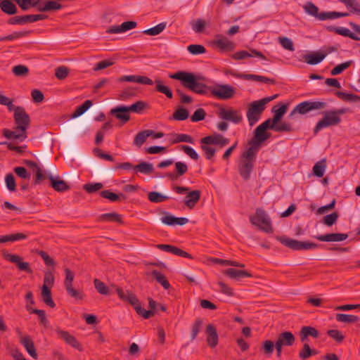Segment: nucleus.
<instances>
[{
	"mask_svg": "<svg viewBox=\"0 0 360 360\" xmlns=\"http://www.w3.org/2000/svg\"><path fill=\"white\" fill-rule=\"evenodd\" d=\"M172 190L178 193H187L184 203L189 209H193L200 199L201 191L199 190L190 191V188L180 186H172Z\"/></svg>",
	"mask_w": 360,
	"mask_h": 360,
	"instance_id": "nucleus-7",
	"label": "nucleus"
},
{
	"mask_svg": "<svg viewBox=\"0 0 360 360\" xmlns=\"http://www.w3.org/2000/svg\"><path fill=\"white\" fill-rule=\"evenodd\" d=\"M117 81L120 82H136L146 85H153V84H155L156 91L165 94L169 99L173 98L172 89L169 86L165 85L163 82L160 79H155V81H153L151 79L146 76L125 75L118 78Z\"/></svg>",
	"mask_w": 360,
	"mask_h": 360,
	"instance_id": "nucleus-4",
	"label": "nucleus"
},
{
	"mask_svg": "<svg viewBox=\"0 0 360 360\" xmlns=\"http://www.w3.org/2000/svg\"><path fill=\"white\" fill-rule=\"evenodd\" d=\"M148 104L142 101H136L132 105L128 106V109L130 112L141 113L146 107Z\"/></svg>",
	"mask_w": 360,
	"mask_h": 360,
	"instance_id": "nucleus-60",
	"label": "nucleus"
},
{
	"mask_svg": "<svg viewBox=\"0 0 360 360\" xmlns=\"http://www.w3.org/2000/svg\"><path fill=\"white\" fill-rule=\"evenodd\" d=\"M283 347L285 346H292L295 342V335L290 331L281 333L276 341Z\"/></svg>",
	"mask_w": 360,
	"mask_h": 360,
	"instance_id": "nucleus-29",
	"label": "nucleus"
},
{
	"mask_svg": "<svg viewBox=\"0 0 360 360\" xmlns=\"http://www.w3.org/2000/svg\"><path fill=\"white\" fill-rule=\"evenodd\" d=\"M326 165L325 160L318 162L313 167L314 175L317 177H322L324 174Z\"/></svg>",
	"mask_w": 360,
	"mask_h": 360,
	"instance_id": "nucleus-54",
	"label": "nucleus"
},
{
	"mask_svg": "<svg viewBox=\"0 0 360 360\" xmlns=\"http://www.w3.org/2000/svg\"><path fill=\"white\" fill-rule=\"evenodd\" d=\"M110 114L120 120L122 124H125L130 120L129 110L128 106L118 105L110 110Z\"/></svg>",
	"mask_w": 360,
	"mask_h": 360,
	"instance_id": "nucleus-18",
	"label": "nucleus"
},
{
	"mask_svg": "<svg viewBox=\"0 0 360 360\" xmlns=\"http://www.w3.org/2000/svg\"><path fill=\"white\" fill-rule=\"evenodd\" d=\"M276 238L285 247L295 251L313 250L321 246V245L313 242L299 241L295 239L289 238L285 236H276Z\"/></svg>",
	"mask_w": 360,
	"mask_h": 360,
	"instance_id": "nucleus-6",
	"label": "nucleus"
},
{
	"mask_svg": "<svg viewBox=\"0 0 360 360\" xmlns=\"http://www.w3.org/2000/svg\"><path fill=\"white\" fill-rule=\"evenodd\" d=\"M207 342L211 348H214L218 345V334L213 324H208L206 327Z\"/></svg>",
	"mask_w": 360,
	"mask_h": 360,
	"instance_id": "nucleus-24",
	"label": "nucleus"
},
{
	"mask_svg": "<svg viewBox=\"0 0 360 360\" xmlns=\"http://www.w3.org/2000/svg\"><path fill=\"white\" fill-rule=\"evenodd\" d=\"M188 110L184 107H180L173 112L172 116L170 117V120L184 121L188 119Z\"/></svg>",
	"mask_w": 360,
	"mask_h": 360,
	"instance_id": "nucleus-46",
	"label": "nucleus"
},
{
	"mask_svg": "<svg viewBox=\"0 0 360 360\" xmlns=\"http://www.w3.org/2000/svg\"><path fill=\"white\" fill-rule=\"evenodd\" d=\"M65 278L64 286L68 295L76 300H82L85 297V294L82 290L73 288L72 283L75 278L74 273L69 269H65Z\"/></svg>",
	"mask_w": 360,
	"mask_h": 360,
	"instance_id": "nucleus-10",
	"label": "nucleus"
},
{
	"mask_svg": "<svg viewBox=\"0 0 360 360\" xmlns=\"http://www.w3.org/2000/svg\"><path fill=\"white\" fill-rule=\"evenodd\" d=\"M32 33V31H20V32H13L12 34L0 37V41H12L15 39L22 38L26 36L30 35Z\"/></svg>",
	"mask_w": 360,
	"mask_h": 360,
	"instance_id": "nucleus-52",
	"label": "nucleus"
},
{
	"mask_svg": "<svg viewBox=\"0 0 360 360\" xmlns=\"http://www.w3.org/2000/svg\"><path fill=\"white\" fill-rule=\"evenodd\" d=\"M255 161L242 159L241 162L238 166V172L240 176L245 180L247 181L250 177V174L254 168Z\"/></svg>",
	"mask_w": 360,
	"mask_h": 360,
	"instance_id": "nucleus-19",
	"label": "nucleus"
},
{
	"mask_svg": "<svg viewBox=\"0 0 360 360\" xmlns=\"http://www.w3.org/2000/svg\"><path fill=\"white\" fill-rule=\"evenodd\" d=\"M100 195L102 198H103L105 199H108L111 202H117V201H120L121 199H122V200L127 199L126 195H124L123 193H120L119 194H117V193L112 192L110 190L102 191L100 193Z\"/></svg>",
	"mask_w": 360,
	"mask_h": 360,
	"instance_id": "nucleus-39",
	"label": "nucleus"
},
{
	"mask_svg": "<svg viewBox=\"0 0 360 360\" xmlns=\"http://www.w3.org/2000/svg\"><path fill=\"white\" fill-rule=\"evenodd\" d=\"M314 238L322 242H338L346 240L348 238V235L347 233H334L318 235L314 236Z\"/></svg>",
	"mask_w": 360,
	"mask_h": 360,
	"instance_id": "nucleus-26",
	"label": "nucleus"
},
{
	"mask_svg": "<svg viewBox=\"0 0 360 360\" xmlns=\"http://www.w3.org/2000/svg\"><path fill=\"white\" fill-rule=\"evenodd\" d=\"M63 8V6L56 1H47L43 6L38 8L39 12H47L51 11H57Z\"/></svg>",
	"mask_w": 360,
	"mask_h": 360,
	"instance_id": "nucleus-42",
	"label": "nucleus"
},
{
	"mask_svg": "<svg viewBox=\"0 0 360 360\" xmlns=\"http://www.w3.org/2000/svg\"><path fill=\"white\" fill-rule=\"evenodd\" d=\"M278 106V108H276L277 106H274L271 109L272 112L274 113L272 118L274 122H276V124L281 122L284 114L288 110L287 104L279 103Z\"/></svg>",
	"mask_w": 360,
	"mask_h": 360,
	"instance_id": "nucleus-36",
	"label": "nucleus"
},
{
	"mask_svg": "<svg viewBox=\"0 0 360 360\" xmlns=\"http://www.w3.org/2000/svg\"><path fill=\"white\" fill-rule=\"evenodd\" d=\"M3 257L5 259L9 261L11 263L16 264L18 268L27 272V274L32 273V270L30 266V264L26 262H22V258L17 255H12L7 252H3Z\"/></svg>",
	"mask_w": 360,
	"mask_h": 360,
	"instance_id": "nucleus-16",
	"label": "nucleus"
},
{
	"mask_svg": "<svg viewBox=\"0 0 360 360\" xmlns=\"http://www.w3.org/2000/svg\"><path fill=\"white\" fill-rule=\"evenodd\" d=\"M41 297L43 302L51 308H54L56 304L52 299L51 290L49 287L42 286L41 288Z\"/></svg>",
	"mask_w": 360,
	"mask_h": 360,
	"instance_id": "nucleus-40",
	"label": "nucleus"
},
{
	"mask_svg": "<svg viewBox=\"0 0 360 360\" xmlns=\"http://www.w3.org/2000/svg\"><path fill=\"white\" fill-rule=\"evenodd\" d=\"M250 51L252 53H249L247 51H237L233 54L232 58L234 60H243L248 57L255 56L262 60H266V56L261 51H257L255 49H251Z\"/></svg>",
	"mask_w": 360,
	"mask_h": 360,
	"instance_id": "nucleus-31",
	"label": "nucleus"
},
{
	"mask_svg": "<svg viewBox=\"0 0 360 360\" xmlns=\"http://www.w3.org/2000/svg\"><path fill=\"white\" fill-rule=\"evenodd\" d=\"M173 138L171 139V143L176 144L181 142L193 143L194 139L192 136L186 134H174Z\"/></svg>",
	"mask_w": 360,
	"mask_h": 360,
	"instance_id": "nucleus-45",
	"label": "nucleus"
},
{
	"mask_svg": "<svg viewBox=\"0 0 360 360\" xmlns=\"http://www.w3.org/2000/svg\"><path fill=\"white\" fill-rule=\"evenodd\" d=\"M250 221L253 225L258 226L259 229L263 231L268 233H273L270 219L266 212L262 209L257 208L256 210L255 215L250 217Z\"/></svg>",
	"mask_w": 360,
	"mask_h": 360,
	"instance_id": "nucleus-8",
	"label": "nucleus"
},
{
	"mask_svg": "<svg viewBox=\"0 0 360 360\" xmlns=\"http://www.w3.org/2000/svg\"><path fill=\"white\" fill-rule=\"evenodd\" d=\"M359 317L354 315L345 314H337L336 320L339 322L344 323H354L359 321Z\"/></svg>",
	"mask_w": 360,
	"mask_h": 360,
	"instance_id": "nucleus-57",
	"label": "nucleus"
},
{
	"mask_svg": "<svg viewBox=\"0 0 360 360\" xmlns=\"http://www.w3.org/2000/svg\"><path fill=\"white\" fill-rule=\"evenodd\" d=\"M17 4L22 11H27L30 8H38L41 6L40 0H15Z\"/></svg>",
	"mask_w": 360,
	"mask_h": 360,
	"instance_id": "nucleus-38",
	"label": "nucleus"
},
{
	"mask_svg": "<svg viewBox=\"0 0 360 360\" xmlns=\"http://www.w3.org/2000/svg\"><path fill=\"white\" fill-rule=\"evenodd\" d=\"M55 332L58 335V338L63 340L66 344L69 345L74 349L79 350V352L83 351V347L80 342L68 331L61 330L60 328H56Z\"/></svg>",
	"mask_w": 360,
	"mask_h": 360,
	"instance_id": "nucleus-15",
	"label": "nucleus"
},
{
	"mask_svg": "<svg viewBox=\"0 0 360 360\" xmlns=\"http://www.w3.org/2000/svg\"><path fill=\"white\" fill-rule=\"evenodd\" d=\"M317 354L318 351L316 349H311L307 343H304L299 352V357L302 360H306L310 356L316 355Z\"/></svg>",
	"mask_w": 360,
	"mask_h": 360,
	"instance_id": "nucleus-44",
	"label": "nucleus"
},
{
	"mask_svg": "<svg viewBox=\"0 0 360 360\" xmlns=\"http://www.w3.org/2000/svg\"><path fill=\"white\" fill-rule=\"evenodd\" d=\"M327 56V53H323L319 52H314L310 54H307L304 56V61L311 65L320 63Z\"/></svg>",
	"mask_w": 360,
	"mask_h": 360,
	"instance_id": "nucleus-33",
	"label": "nucleus"
},
{
	"mask_svg": "<svg viewBox=\"0 0 360 360\" xmlns=\"http://www.w3.org/2000/svg\"><path fill=\"white\" fill-rule=\"evenodd\" d=\"M1 10L7 15H13L18 13V8L15 4L10 0H1L0 1Z\"/></svg>",
	"mask_w": 360,
	"mask_h": 360,
	"instance_id": "nucleus-35",
	"label": "nucleus"
},
{
	"mask_svg": "<svg viewBox=\"0 0 360 360\" xmlns=\"http://www.w3.org/2000/svg\"><path fill=\"white\" fill-rule=\"evenodd\" d=\"M116 292L120 297L123 301L127 302L130 304L136 312L143 316L144 319H147L151 317L155 314V309L157 306V302L152 298H148V306L151 309L150 310H146L144 308L141 307V303L138 300L137 297L133 292L128 290H123L121 288L117 287L116 288Z\"/></svg>",
	"mask_w": 360,
	"mask_h": 360,
	"instance_id": "nucleus-2",
	"label": "nucleus"
},
{
	"mask_svg": "<svg viewBox=\"0 0 360 360\" xmlns=\"http://www.w3.org/2000/svg\"><path fill=\"white\" fill-rule=\"evenodd\" d=\"M48 17L44 14H31L25 15H16L10 18L7 20L8 25H25L27 23L35 22L39 20H43L46 19Z\"/></svg>",
	"mask_w": 360,
	"mask_h": 360,
	"instance_id": "nucleus-13",
	"label": "nucleus"
},
{
	"mask_svg": "<svg viewBox=\"0 0 360 360\" xmlns=\"http://www.w3.org/2000/svg\"><path fill=\"white\" fill-rule=\"evenodd\" d=\"M26 307H27V311L30 314H34L38 315V317L39 319V322L41 324H42L45 327L47 326L49 321L46 318L45 311H44L42 309H34V308L30 307L29 305H27Z\"/></svg>",
	"mask_w": 360,
	"mask_h": 360,
	"instance_id": "nucleus-50",
	"label": "nucleus"
},
{
	"mask_svg": "<svg viewBox=\"0 0 360 360\" xmlns=\"http://www.w3.org/2000/svg\"><path fill=\"white\" fill-rule=\"evenodd\" d=\"M13 118L16 124V129L20 130V134L11 131L8 129H4L2 130V135L8 139H18L20 141H23L27 137V129L30 123V117L26 112L24 108L17 106L15 109Z\"/></svg>",
	"mask_w": 360,
	"mask_h": 360,
	"instance_id": "nucleus-1",
	"label": "nucleus"
},
{
	"mask_svg": "<svg viewBox=\"0 0 360 360\" xmlns=\"http://www.w3.org/2000/svg\"><path fill=\"white\" fill-rule=\"evenodd\" d=\"M148 198L152 202L159 203L167 200L169 197L158 191H152L148 194Z\"/></svg>",
	"mask_w": 360,
	"mask_h": 360,
	"instance_id": "nucleus-53",
	"label": "nucleus"
},
{
	"mask_svg": "<svg viewBox=\"0 0 360 360\" xmlns=\"http://www.w3.org/2000/svg\"><path fill=\"white\" fill-rule=\"evenodd\" d=\"M153 133V130L146 129L139 132L134 137L133 144L139 148L146 142V139Z\"/></svg>",
	"mask_w": 360,
	"mask_h": 360,
	"instance_id": "nucleus-34",
	"label": "nucleus"
},
{
	"mask_svg": "<svg viewBox=\"0 0 360 360\" xmlns=\"http://www.w3.org/2000/svg\"><path fill=\"white\" fill-rule=\"evenodd\" d=\"M327 335L338 343H341L345 339V336L342 335V333L338 330L335 329L328 330L327 331Z\"/></svg>",
	"mask_w": 360,
	"mask_h": 360,
	"instance_id": "nucleus-64",
	"label": "nucleus"
},
{
	"mask_svg": "<svg viewBox=\"0 0 360 360\" xmlns=\"http://www.w3.org/2000/svg\"><path fill=\"white\" fill-rule=\"evenodd\" d=\"M48 179L50 180V186L58 192H64L70 189L69 185L65 181L54 178L51 174H49Z\"/></svg>",
	"mask_w": 360,
	"mask_h": 360,
	"instance_id": "nucleus-30",
	"label": "nucleus"
},
{
	"mask_svg": "<svg viewBox=\"0 0 360 360\" xmlns=\"http://www.w3.org/2000/svg\"><path fill=\"white\" fill-rule=\"evenodd\" d=\"M156 248L160 250L172 253L174 255H177V256H180V257H186V258H188V259H193V257L191 255H190L189 253H188L186 251H184L183 250H181L180 248H179L176 246L172 245L158 244L156 245Z\"/></svg>",
	"mask_w": 360,
	"mask_h": 360,
	"instance_id": "nucleus-20",
	"label": "nucleus"
},
{
	"mask_svg": "<svg viewBox=\"0 0 360 360\" xmlns=\"http://www.w3.org/2000/svg\"><path fill=\"white\" fill-rule=\"evenodd\" d=\"M335 95L340 99L347 102H359L360 96L342 91H336Z\"/></svg>",
	"mask_w": 360,
	"mask_h": 360,
	"instance_id": "nucleus-51",
	"label": "nucleus"
},
{
	"mask_svg": "<svg viewBox=\"0 0 360 360\" xmlns=\"http://www.w3.org/2000/svg\"><path fill=\"white\" fill-rule=\"evenodd\" d=\"M270 136L271 134L259 125L255 128L253 137L250 140L261 146L262 143L269 139Z\"/></svg>",
	"mask_w": 360,
	"mask_h": 360,
	"instance_id": "nucleus-28",
	"label": "nucleus"
},
{
	"mask_svg": "<svg viewBox=\"0 0 360 360\" xmlns=\"http://www.w3.org/2000/svg\"><path fill=\"white\" fill-rule=\"evenodd\" d=\"M202 320L200 318H198L195 320L191 329V338L192 340H194L199 332L201 330L202 326Z\"/></svg>",
	"mask_w": 360,
	"mask_h": 360,
	"instance_id": "nucleus-58",
	"label": "nucleus"
},
{
	"mask_svg": "<svg viewBox=\"0 0 360 360\" xmlns=\"http://www.w3.org/2000/svg\"><path fill=\"white\" fill-rule=\"evenodd\" d=\"M179 147L180 150H183L192 160L196 161L199 159L198 153L192 147L186 145H181Z\"/></svg>",
	"mask_w": 360,
	"mask_h": 360,
	"instance_id": "nucleus-63",
	"label": "nucleus"
},
{
	"mask_svg": "<svg viewBox=\"0 0 360 360\" xmlns=\"http://www.w3.org/2000/svg\"><path fill=\"white\" fill-rule=\"evenodd\" d=\"M187 50L192 55H199L206 53V49L201 44H191L187 47Z\"/></svg>",
	"mask_w": 360,
	"mask_h": 360,
	"instance_id": "nucleus-62",
	"label": "nucleus"
},
{
	"mask_svg": "<svg viewBox=\"0 0 360 360\" xmlns=\"http://www.w3.org/2000/svg\"><path fill=\"white\" fill-rule=\"evenodd\" d=\"M99 218L100 220L103 221L117 222L119 224H123L122 215L116 212L103 214L99 217Z\"/></svg>",
	"mask_w": 360,
	"mask_h": 360,
	"instance_id": "nucleus-43",
	"label": "nucleus"
},
{
	"mask_svg": "<svg viewBox=\"0 0 360 360\" xmlns=\"http://www.w3.org/2000/svg\"><path fill=\"white\" fill-rule=\"evenodd\" d=\"M164 214L165 216L161 218V221L167 226H183L188 222V219L186 217H176L166 212Z\"/></svg>",
	"mask_w": 360,
	"mask_h": 360,
	"instance_id": "nucleus-22",
	"label": "nucleus"
},
{
	"mask_svg": "<svg viewBox=\"0 0 360 360\" xmlns=\"http://www.w3.org/2000/svg\"><path fill=\"white\" fill-rule=\"evenodd\" d=\"M187 171L188 166L186 163L182 162H176L175 163V169L174 172L166 173L163 176L167 177L172 181H175L186 174Z\"/></svg>",
	"mask_w": 360,
	"mask_h": 360,
	"instance_id": "nucleus-21",
	"label": "nucleus"
},
{
	"mask_svg": "<svg viewBox=\"0 0 360 360\" xmlns=\"http://www.w3.org/2000/svg\"><path fill=\"white\" fill-rule=\"evenodd\" d=\"M224 275L231 278H235V279H239L240 278L244 277H252V275L244 270H239L236 269L229 268L223 271Z\"/></svg>",
	"mask_w": 360,
	"mask_h": 360,
	"instance_id": "nucleus-32",
	"label": "nucleus"
},
{
	"mask_svg": "<svg viewBox=\"0 0 360 360\" xmlns=\"http://www.w3.org/2000/svg\"><path fill=\"white\" fill-rule=\"evenodd\" d=\"M274 344L271 340H264L262 342V346L260 347V351L264 354L266 357H270L274 350Z\"/></svg>",
	"mask_w": 360,
	"mask_h": 360,
	"instance_id": "nucleus-49",
	"label": "nucleus"
},
{
	"mask_svg": "<svg viewBox=\"0 0 360 360\" xmlns=\"http://www.w3.org/2000/svg\"><path fill=\"white\" fill-rule=\"evenodd\" d=\"M151 275L153 278H155L156 281L160 283L165 290L170 288L171 285L164 274H161L158 270L154 269L151 271Z\"/></svg>",
	"mask_w": 360,
	"mask_h": 360,
	"instance_id": "nucleus-41",
	"label": "nucleus"
},
{
	"mask_svg": "<svg viewBox=\"0 0 360 360\" xmlns=\"http://www.w3.org/2000/svg\"><path fill=\"white\" fill-rule=\"evenodd\" d=\"M95 288L97 292L101 295H110V290L108 287L99 279L95 278L94 281Z\"/></svg>",
	"mask_w": 360,
	"mask_h": 360,
	"instance_id": "nucleus-55",
	"label": "nucleus"
},
{
	"mask_svg": "<svg viewBox=\"0 0 360 360\" xmlns=\"http://www.w3.org/2000/svg\"><path fill=\"white\" fill-rule=\"evenodd\" d=\"M20 342L24 346L27 353L34 359H37L38 357L34 342L31 337L28 335L21 337Z\"/></svg>",
	"mask_w": 360,
	"mask_h": 360,
	"instance_id": "nucleus-27",
	"label": "nucleus"
},
{
	"mask_svg": "<svg viewBox=\"0 0 360 360\" xmlns=\"http://www.w3.org/2000/svg\"><path fill=\"white\" fill-rule=\"evenodd\" d=\"M277 97L278 94H275L249 103L248 105L246 116L250 126H253L259 120L262 112L266 108V105Z\"/></svg>",
	"mask_w": 360,
	"mask_h": 360,
	"instance_id": "nucleus-5",
	"label": "nucleus"
},
{
	"mask_svg": "<svg viewBox=\"0 0 360 360\" xmlns=\"http://www.w3.org/2000/svg\"><path fill=\"white\" fill-rule=\"evenodd\" d=\"M166 25V22H161L153 27L144 30L143 33L150 36L158 35L164 30Z\"/></svg>",
	"mask_w": 360,
	"mask_h": 360,
	"instance_id": "nucleus-56",
	"label": "nucleus"
},
{
	"mask_svg": "<svg viewBox=\"0 0 360 360\" xmlns=\"http://www.w3.org/2000/svg\"><path fill=\"white\" fill-rule=\"evenodd\" d=\"M216 38L217 39H214L212 43L221 51H231L234 49V43L229 40L226 37L217 35Z\"/></svg>",
	"mask_w": 360,
	"mask_h": 360,
	"instance_id": "nucleus-25",
	"label": "nucleus"
},
{
	"mask_svg": "<svg viewBox=\"0 0 360 360\" xmlns=\"http://www.w3.org/2000/svg\"><path fill=\"white\" fill-rule=\"evenodd\" d=\"M261 146L258 143L254 142L252 140L248 141V148L247 150L243 152L241 155L242 159H247L250 160H252L255 162L256 155L259 150L260 149Z\"/></svg>",
	"mask_w": 360,
	"mask_h": 360,
	"instance_id": "nucleus-23",
	"label": "nucleus"
},
{
	"mask_svg": "<svg viewBox=\"0 0 360 360\" xmlns=\"http://www.w3.org/2000/svg\"><path fill=\"white\" fill-rule=\"evenodd\" d=\"M304 9L307 14L315 17L319 20H325V19L321 18V16L322 14H326V12L319 13V8L312 2H307L304 6Z\"/></svg>",
	"mask_w": 360,
	"mask_h": 360,
	"instance_id": "nucleus-37",
	"label": "nucleus"
},
{
	"mask_svg": "<svg viewBox=\"0 0 360 360\" xmlns=\"http://www.w3.org/2000/svg\"><path fill=\"white\" fill-rule=\"evenodd\" d=\"M200 143L202 144L217 145L222 148L229 144V139L225 138L221 134H216L202 138L200 139Z\"/></svg>",
	"mask_w": 360,
	"mask_h": 360,
	"instance_id": "nucleus-17",
	"label": "nucleus"
},
{
	"mask_svg": "<svg viewBox=\"0 0 360 360\" xmlns=\"http://www.w3.org/2000/svg\"><path fill=\"white\" fill-rule=\"evenodd\" d=\"M210 93L218 99L228 100L233 97L236 89L229 84H216L211 87Z\"/></svg>",
	"mask_w": 360,
	"mask_h": 360,
	"instance_id": "nucleus-12",
	"label": "nucleus"
},
{
	"mask_svg": "<svg viewBox=\"0 0 360 360\" xmlns=\"http://www.w3.org/2000/svg\"><path fill=\"white\" fill-rule=\"evenodd\" d=\"M153 166L151 163L141 162L134 167V170L145 174H150L153 172Z\"/></svg>",
	"mask_w": 360,
	"mask_h": 360,
	"instance_id": "nucleus-47",
	"label": "nucleus"
},
{
	"mask_svg": "<svg viewBox=\"0 0 360 360\" xmlns=\"http://www.w3.org/2000/svg\"><path fill=\"white\" fill-rule=\"evenodd\" d=\"M327 107L325 102L319 101H305L298 103L290 113V116L294 115L295 113L305 115L312 110L323 109Z\"/></svg>",
	"mask_w": 360,
	"mask_h": 360,
	"instance_id": "nucleus-9",
	"label": "nucleus"
},
{
	"mask_svg": "<svg viewBox=\"0 0 360 360\" xmlns=\"http://www.w3.org/2000/svg\"><path fill=\"white\" fill-rule=\"evenodd\" d=\"M322 114L323 117L317 122L314 129V134H317L318 132L323 128H326L330 126L338 125L341 122L340 117L335 116L331 110L325 111Z\"/></svg>",
	"mask_w": 360,
	"mask_h": 360,
	"instance_id": "nucleus-11",
	"label": "nucleus"
},
{
	"mask_svg": "<svg viewBox=\"0 0 360 360\" xmlns=\"http://www.w3.org/2000/svg\"><path fill=\"white\" fill-rule=\"evenodd\" d=\"M192 29L196 33H202L205 30L206 22L202 19H197L191 22Z\"/></svg>",
	"mask_w": 360,
	"mask_h": 360,
	"instance_id": "nucleus-61",
	"label": "nucleus"
},
{
	"mask_svg": "<svg viewBox=\"0 0 360 360\" xmlns=\"http://www.w3.org/2000/svg\"><path fill=\"white\" fill-rule=\"evenodd\" d=\"M93 105L91 100H86L81 105L78 106L72 115V118L78 117L86 112Z\"/></svg>",
	"mask_w": 360,
	"mask_h": 360,
	"instance_id": "nucleus-48",
	"label": "nucleus"
},
{
	"mask_svg": "<svg viewBox=\"0 0 360 360\" xmlns=\"http://www.w3.org/2000/svg\"><path fill=\"white\" fill-rule=\"evenodd\" d=\"M169 77L181 81L182 85L199 94H206L211 87L203 83L198 82L196 76L192 72L179 71L173 74H169Z\"/></svg>",
	"mask_w": 360,
	"mask_h": 360,
	"instance_id": "nucleus-3",
	"label": "nucleus"
},
{
	"mask_svg": "<svg viewBox=\"0 0 360 360\" xmlns=\"http://www.w3.org/2000/svg\"><path fill=\"white\" fill-rule=\"evenodd\" d=\"M220 119L232 122L234 124H239L243 121V117L240 111L232 108H221L218 112Z\"/></svg>",
	"mask_w": 360,
	"mask_h": 360,
	"instance_id": "nucleus-14",
	"label": "nucleus"
},
{
	"mask_svg": "<svg viewBox=\"0 0 360 360\" xmlns=\"http://www.w3.org/2000/svg\"><path fill=\"white\" fill-rule=\"evenodd\" d=\"M352 60H348L340 63L333 68L330 72L331 75H338L341 74L345 70L347 69L352 64Z\"/></svg>",
	"mask_w": 360,
	"mask_h": 360,
	"instance_id": "nucleus-59",
	"label": "nucleus"
}]
</instances>
